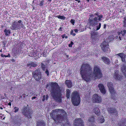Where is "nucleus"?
I'll list each match as a JSON object with an SVG mask.
<instances>
[{
    "label": "nucleus",
    "instance_id": "1",
    "mask_svg": "<svg viewBox=\"0 0 126 126\" xmlns=\"http://www.w3.org/2000/svg\"><path fill=\"white\" fill-rule=\"evenodd\" d=\"M80 74L82 78L88 81L92 79L93 77L95 79H99L102 77V74L100 68L97 66L94 68L93 73L92 68L87 63L84 64L82 66L80 69Z\"/></svg>",
    "mask_w": 126,
    "mask_h": 126
},
{
    "label": "nucleus",
    "instance_id": "2",
    "mask_svg": "<svg viewBox=\"0 0 126 126\" xmlns=\"http://www.w3.org/2000/svg\"><path fill=\"white\" fill-rule=\"evenodd\" d=\"M50 114L56 123H62V126H66L68 124L66 114L65 111H53Z\"/></svg>",
    "mask_w": 126,
    "mask_h": 126
},
{
    "label": "nucleus",
    "instance_id": "3",
    "mask_svg": "<svg viewBox=\"0 0 126 126\" xmlns=\"http://www.w3.org/2000/svg\"><path fill=\"white\" fill-rule=\"evenodd\" d=\"M51 95L53 99L58 103L62 102V94L60 88L57 83L52 82L51 83Z\"/></svg>",
    "mask_w": 126,
    "mask_h": 126
},
{
    "label": "nucleus",
    "instance_id": "4",
    "mask_svg": "<svg viewBox=\"0 0 126 126\" xmlns=\"http://www.w3.org/2000/svg\"><path fill=\"white\" fill-rule=\"evenodd\" d=\"M72 102L75 106H78L80 102V97L77 92H74L71 96Z\"/></svg>",
    "mask_w": 126,
    "mask_h": 126
},
{
    "label": "nucleus",
    "instance_id": "5",
    "mask_svg": "<svg viewBox=\"0 0 126 126\" xmlns=\"http://www.w3.org/2000/svg\"><path fill=\"white\" fill-rule=\"evenodd\" d=\"M107 86L111 94L112 98L114 99H116V98L115 97V96L116 94V92L114 90L112 83L110 82H108L107 84Z\"/></svg>",
    "mask_w": 126,
    "mask_h": 126
},
{
    "label": "nucleus",
    "instance_id": "6",
    "mask_svg": "<svg viewBox=\"0 0 126 126\" xmlns=\"http://www.w3.org/2000/svg\"><path fill=\"white\" fill-rule=\"evenodd\" d=\"M32 74L34 78L37 81H39L41 78V73L39 69L35 70L33 71Z\"/></svg>",
    "mask_w": 126,
    "mask_h": 126
},
{
    "label": "nucleus",
    "instance_id": "7",
    "mask_svg": "<svg viewBox=\"0 0 126 126\" xmlns=\"http://www.w3.org/2000/svg\"><path fill=\"white\" fill-rule=\"evenodd\" d=\"M74 126H84L83 121L80 118H77L74 121Z\"/></svg>",
    "mask_w": 126,
    "mask_h": 126
},
{
    "label": "nucleus",
    "instance_id": "8",
    "mask_svg": "<svg viewBox=\"0 0 126 126\" xmlns=\"http://www.w3.org/2000/svg\"><path fill=\"white\" fill-rule=\"evenodd\" d=\"M101 47L102 50L104 52H107L110 51L108 47V43L105 41L101 45Z\"/></svg>",
    "mask_w": 126,
    "mask_h": 126
},
{
    "label": "nucleus",
    "instance_id": "9",
    "mask_svg": "<svg viewBox=\"0 0 126 126\" xmlns=\"http://www.w3.org/2000/svg\"><path fill=\"white\" fill-rule=\"evenodd\" d=\"M92 99L93 102L99 103L101 102L102 100L101 97L96 94H94L93 95Z\"/></svg>",
    "mask_w": 126,
    "mask_h": 126
},
{
    "label": "nucleus",
    "instance_id": "10",
    "mask_svg": "<svg viewBox=\"0 0 126 126\" xmlns=\"http://www.w3.org/2000/svg\"><path fill=\"white\" fill-rule=\"evenodd\" d=\"M98 18L96 17H95L93 19L89 18L88 19V23L92 26H95L97 24Z\"/></svg>",
    "mask_w": 126,
    "mask_h": 126
},
{
    "label": "nucleus",
    "instance_id": "11",
    "mask_svg": "<svg viewBox=\"0 0 126 126\" xmlns=\"http://www.w3.org/2000/svg\"><path fill=\"white\" fill-rule=\"evenodd\" d=\"M23 25L22 23H19L16 22L15 21L13 23L12 26V30H16L17 29H20V27H22Z\"/></svg>",
    "mask_w": 126,
    "mask_h": 126
},
{
    "label": "nucleus",
    "instance_id": "12",
    "mask_svg": "<svg viewBox=\"0 0 126 126\" xmlns=\"http://www.w3.org/2000/svg\"><path fill=\"white\" fill-rule=\"evenodd\" d=\"M90 33L91 35V36L93 39H95V38H98V33L97 32L95 31H91L90 32Z\"/></svg>",
    "mask_w": 126,
    "mask_h": 126
},
{
    "label": "nucleus",
    "instance_id": "13",
    "mask_svg": "<svg viewBox=\"0 0 126 126\" xmlns=\"http://www.w3.org/2000/svg\"><path fill=\"white\" fill-rule=\"evenodd\" d=\"M99 89L101 93L105 94L106 93V90L103 85L101 83L99 84L98 86Z\"/></svg>",
    "mask_w": 126,
    "mask_h": 126
},
{
    "label": "nucleus",
    "instance_id": "14",
    "mask_svg": "<svg viewBox=\"0 0 126 126\" xmlns=\"http://www.w3.org/2000/svg\"><path fill=\"white\" fill-rule=\"evenodd\" d=\"M118 72L117 71L115 70L114 71V73L113 77L116 80H120L121 77L118 74Z\"/></svg>",
    "mask_w": 126,
    "mask_h": 126
},
{
    "label": "nucleus",
    "instance_id": "15",
    "mask_svg": "<svg viewBox=\"0 0 126 126\" xmlns=\"http://www.w3.org/2000/svg\"><path fill=\"white\" fill-rule=\"evenodd\" d=\"M121 70L123 74L126 77V65L123 64L121 66Z\"/></svg>",
    "mask_w": 126,
    "mask_h": 126
},
{
    "label": "nucleus",
    "instance_id": "16",
    "mask_svg": "<svg viewBox=\"0 0 126 126\" xmlns=\"http://www.w3.org/2000/svg\"><path fill=\"white\" fill-rule=\"evenodd\" d=\"M117 55L120 57L122 62H125L126 58V55L125 54L123 53H120L117 54Z\"/></svg>",
    "mask_w": 126,
    "mask_h": 126
},
{
    "label": "nucleus",
    "instance_id": "17",
    "mask_svg": "<svg viewBox=\"0 0 126 126\" xmlns=\"http://www.w3.org/2000/svg\"><path fill=\"white\" fill-rule=\"evenodd\" d=\"M23 113L28 118H31L32 113L31 111H24Z\"/></svg>",
    "mask_w": 126,
    "mask_h": 126
},
{
    "label": "nucleus",
    "instance_id": "18",
    "mask_svg": "<svg viewBox=\"0 0 126 126\" xmlns=\"http://www.w3.org/2000/svg\"><path fill=\"white\" fill-rule=\"evenodd\" d=\"M101 60L105 63L107 64H109L110 63L109 59L106 57H102L101 58Z\"/></svg>",
    "mask_w": 126,
    "mask_h": 126
},
{
    "label": "nucleus",
    "instance_id": "19",
    "mask_svg": "<svg viewBox=\"0 0 126 126\" xmlns=\"http://www.w3.org/2000/svg\"><path fill=\"white\" fill-rule=\"evenodd\" d=\"M94 16H97L98 20L100 21L102 20V18H103V16L101 14L99 15L98 13H95L94 14Z\"/></svg>",
    "mask_w": 126,
    "mask_h": 126
},
{
    "label": "nucleus",
    "instance_id": "20",
    "mask_svg": "<svg viewBox=\"0 0 126 126\" xmlns=\"http://www.w3.org/2000/svg\"><path fill=\"white\" fill-rule=\"evenodd\" d=\"M45 126V124L44 121H39L37 122L36 126Z\"/></svg>",
    "mask_w": 126,
    "mask_h": 126
},
{
    "label": "nucleus",
    "instance_id": "21",
    "mask_svg": "<svg viewBox=\"0 0 126 126\" xmlns=\"http://www.w3.org/2000/svg\"><path fill=\"white\" fill-rule=\"evenodd\" d=\"M37 51H36L32 50L29 56L31 57H35L36 56Z\"/></svg>",
    "mask_w": 126,
    "mask_h": 126
},
{
    "label": "nucleus",
    "instance_id": "22",
    "mask_svg": "<svg viewBox=\"0 0 126 126\" xmlns=\"http://www.w3.org/2000/svg\"><path fill=\"white\" fill-rule=\"evenodd\" d=\"M98 122L100 123H103L105 121L104 117L102 116L99 117L98 119Z\"/></svg>",
    "mask_w": 126,
    "mask_h": 126
},
{
    "label": "nucleus",
    "instance_id": "23",
    "mask_svg": "<svg viewBox=\"0 0 126 126\" xmlns=\"http://www.w3.org/2000/svg\"><path fill=\"white\" fill-rule=\"evenodd\" d=\"M66 84L69 88H70L72 86V83L70 80H66L65 81Z\"/></svg>",
    "mask_w": 126,
    "mask_h": 126
},
{
    "label": "nucleus",
    "instance_id": "24",
    "mask_svg": "<svg viewBox=\"0 0 126 126\" xmlns=\"http://www.w3.org/2000/svg\"><path fill=\"white\" fill-rule=\"evenodd\" d=\"M5 35L6 36H9L11 33V31L9 29H5L4 31Z\"/></svg>",
    "mask_w": 126,
    "mask_h": 126
},
{
    "label": "nucleus",
    "instance_id": "25",
    "mask_svg": "<svg viewBox=\"0 0 126 126\" xmlns=\"http://www.w3.org/2000/svg\"><path fill=\"white\" fill-rule=\"evenodd\" d=\"M27 66L28 67L30 66H31L33 67H35L38 65L37 64L35 63L32 62L27 64Z\"/></svg>",
    "mask_w": 126,
    "mask_h": 126
},
{
    "label": "nucleus",
    "instance_id": "26",
    "mask_svg": "<svg viewBox=\"0 0 126 126\" xmlns=\"http://www.w3.org/2000/svg\"><path fill=\"white\" fill-rule=\"evenodd\" d=\"M108 111L111 115H113L116 114H117V113L116 111Z\"/></svg>",
    "mask_w": 126,
    "mask_h": 126
},
{
    "label": "nucleus",
    "instance_id": "27",
    "mask_svg": "<svg viewBox=\"0 0 126 126\" xmlns=\"http://www.w3.org/2000/svg\"><path fill=\"white\" fill-rule=\"evenodd\" d=\"M100 108L99 106H95L94 107H93L92 108L93 110H100Z\"/></svg>",
    "mask_w": 126,
    "mask_h": 126
},
{
    "label": "nucleus",
    "instance_id": "28",
    "mask_svg": "<svg viewBox=\"0 0 126 126\" xmlns=\"http://www.w3.org/2000/svg\"><path fill=\"white\" fill-rule=\"evenodd\" d=\"M88 121L91 123L94 122L95 121V118L94 117H91L89 118Z\"/></svg>",
    "mask_w": 126,
    "mask_h": 126
},
{
    "label": "nucleus",
    "instance_id": "29",
    "mask_svg": "<svg viewBox=\"0 0 126 126\" xmlns=\"http://www.w3.org/2000/svg\"><path fill=\"white\" fill-rule=\"evenodd\" d=\"M124 20L123 21V26L126 27V17L125 16L124 18Z\"/></svg>",
    "mask_w": 126,
    "mask_h": 126
},
{
    "label": "nucleus",
    "instance_id": "30",
    "mask_svg": "<svg viewBox=\"0 0 126 126\" xmlns=\"http://www.w3.org/2000/svg\"><path fill=\"white\" fill-rule=\"evenodd\" d=\"M70 91L68 90H66V96L68 98H69L70 97Z\"/></svg>",
    "mask_w": 126,
    "mask_h": 126
},
{
    "label": "nucleus",
    "instance_id": "31",
    "mask_svg": "<svg viewBox=\"0 0 126 126\" xmlns=\"http://www.w3.org/2000/svg\"><path fill=\"white\" fill-rule=\"evenodd\" d=\"M57 17L63 20H64L66 18L65 16L61 15H58L57 16Z\"/></svg>",
    "mask_w": 126,
    "mask_h": 126
},
{
    "label": "nucleus",
    "instance_id": "32",
    "mask_svg": "<svg viewBox=\"0 0 126 126\" xmlns=\"http://www.w3.org/2000/svg\"><path fill=\"white\" fill-rule=\"evenodd\" d=\"M41 67L42 68V69L43 71H45L46 68V65L42 63L41 64Z\"/></svg>",
    "mask_w": 126,
    "mask_h": 126
},
{
    "label": "nucleus",
    "instance_id": "33",
    "mask_svg": "<svg viewBox=\"0 0 126 126\" xmlns=\"http://www.w3.org/2000/svg\"><path fill=\"white\" fill-rule=\"evenodd\" d=\"M94 113L97 115H100L101 114L100 111H94Z\"/></svg>",
    "mask_w": 126,
    "mask_h": 126
},
{
    "label": "nucleus",
    "instance_id": "34",
    "mask_svg": "<svg viewBox=\"0 0 126 126\" xmlns=\"http://www.w3.org/2000/svg\"><path fill=\"white\" fill-rule=\"evenodd\" d=\"M101 26V24L100 23H99V25L96 26V31L100 29Z\"/></svg>",
    "mask_w": 126,
    "mask_h": 126
},
{
    "label": "nucleus",
    "instance_id": "35",
    "mask_svg": "<svg viewBox=\"0 0 126 126\" xmlns=\"http://www.w3.org/2000/svg\"><path fill=\"white\" fill-rule=\"evenodd\" d=\"M1 56L2 57H10V55L9 54H8V55H4L3 54H1Z\"/></svg>",
    "mask_w": 126,
    "mask_h": 126
},
{
    "label": "nucleus",
    "instance_id": "36",
    "mask_svg": "<svg viewBox=\"0 0 126 126\" xmlns=\"http://www.w3.org/2000/svg\"><path fill=\"white\" fill-rule=\"evenodd\" d=\"M23 109V110H29V107L28 106V105H27V107H24Z\"/></svg>",
    "mask_w": 126,
    "mask_h": 126
},
{
    "label": "nucleus",
    "instance_id": "37",
    "mask_svg": "<svg viewBox=\"0 0 126 126\" xmlns=\"http://www.w3.org/2000/svg\"><path fill=\"white\" fill-rule=\"evenodd\" d=\"M20 117H17L16 118V121L17 122V123H19L20 121Z\"/></svg>",
    "mask_w": 126,
    "mask_h": 126
},
{
    "label": "nucleus",
    "instance_id": "38",
    "mask_svg": "<svg viewBox=\"0 0 126 126\" xmlns=\"http://www.w3.org/2000/svg\"><path fill=\"white\" fill-rule=\"evenodd\" d=\"M45 73L46 74L47 76L49 75V72L47 69H46V70L45 71Z\"/></svg>",
    "mask_w": 126,
    "mask_h": 126
},
{
    "label": "nucleus",
    "instance_id": "39",
    "mask_svg": "<svg viewBox=\"0 0 126 126\" xmlns=\"http://www.w3.org/2000/svg\"><path fill=\"white\" fill-rule=\"evenodd\" d=\"M74 31L73 30H72L70 32V34H72L74 36L76 34L75 33H73Z\"/></svg>",
    "mask_w": 126,
    "mask_h": 126
},
{
    "label": "nucleus",
    "instance_id": "40",
    "mask_svg": "<svg viewBox=\"0 0 126 126\" xmlns=\"http://www.w3.org/2000/svg\"><path fill=\"white\" fill-rule=\"evenodd\" d=\"M26 97V95L25 94H23L21 96H20V97H23V98H24Z\"/></svg>",
    "mask_w": 126,
    "mask_h": 126
},
{
    "label": "nucleus",
    "instance_id": "41",
    "mask_svg": "<svg viewBox=\"0 0 126 126\" xmlns=\"http://www.w3.org/2000/svg\"><path fill=\"white\" fill-rule=\"evenodd\" d=\"M75 20L73 19H71L70 20L71 23L73 25H74V24L75 23Z\"/></svg>",
    "mask_w": 126,
    "mask_h": 126
},
{
    "label": "nucleus",
    "instance_id": "42",
    "mask_svg": "<svg viewBox=\"0 0 126 126\" xmlns=\"http://www.w3.org/2000/svg\"><path fill=\"white\" fill-rule=\"evenodd\" d=\"M62 37L63 38H68V36H65V35H62Z\"/></svg>",
    "mask_w": 126,
    "mask_h": 126
},
{
    "label": "nucleus",
    "instance_id": "43",
    "mask_svg": "<svg viewBox=\"0 0 126 126\" xmlns=\"http://www.w3.org/2000/svg\"><path fill=\"white\" fill-rule=\"evenodd\" d=\"M108 110H116L114 108H108Z\"/></svg>",
    "mask_w": 126,
    "mask_h": 126
},
{
    "label": "nucleus",
    "instance_id": "44",
    "mask_svg": "<svg viewBox=\"0 0 126 126\" xmlns=\"http://www.w3.org/2000/svg\"><path fill=\"white\" fill-rule=\"evenodd\" d=\"M123 32L124 33L123 34V36H124L125 35V34L126 33V30H123Z\"/></svg>",
    "mask_w": 126,
    "mask_h": 126
},
{
    "label": "nucleus",
    "instance_id": "45",
    "mask_svg": "<svg viewBox=\"0 0 126 126\" xmlns=\"http://www.w3.org/2000/svg\"><path fill=\"white\" fill-rule=\"evenodd\" d=\"M39 4L40 6H42L43 5V2L42 1H41Z\"/></svg>",
    "mask_w": 126,
    "mask_h": 126
},
{
    "label": "nucleus",
    "instance_id": "46",
    "mask_svg": "<svg viewBox=\"0 0 126 126\" xmlns=\"http://www.w3.org/2000/svg\"><path fill=\"white\" fill-rule=\"evenodd\" d=\"M45 95H44L43 96V99H42V100L43 101H44L45 100Z\"/></svg>",
    "mask_w": 126,
    "mask_h": 126
},
{
    "label": "nucleus",
    "instance_id": "47",
    "mask_svg": "<svg viewBox=\"0 0 126 126\" xmlns=\"http://www.w3.org/2000/svg\"><path fill=\"white\" fill-rule=\"evenodd\" d=\"M14 109L15 110H19L18 108L16 107L14 108Z\"/></svg>",
    "mask_w": 126,
    "mask_h": 126
},
{
    "label": "nucleus",
    "instance_id": "48",
    "mask_svg": "<svg viewBox=\"0 0 126 126\" xmlns=\"http://www.w3.org/2000/svg\"><path fill=\"white\" fill-rule=\"evenodd\" d=\"M63 29V28L62 27H60L59 29V31H62V29Z\"/></svg>",
    "mask_w": 126,
    "mask_h": 126
},
{
    "label": "nucleus",
    "instance_id": "49",
    "mask_svg": "<svg viewBox=\"0 0 126 126\" xmlns=\"http://www.w3.org/2000/svg\"><path fill=\"white\" fill-rule=\"evenodd\" d=\"M74 31L75 32H77L78 31V30L77 29H75Z\"/></svg>",
    "mask_w": 126,
    "mask_h": 126
},
{
    "label": "nucleus",
    "instance_id": "50",
    "mask_svg": "<svg viewBox=\"0 0 126 126\" xmlns=\"http://www.w3.org/2000/svg\"><path fill=\"white\" fill-rule=\"evenodd\" d=\"M106 27V24H104V27L103 28L104 29H105Z\"/></svg>",
    "mask_w": 126,
    "mask_h": 126
},
{
    "label": "nucleus",
    "instance_id": "51",
    "mask_svg": "<svg viewBox=\"0 0 126 126\" xmlns=\"http://www.w3.org/2000/svg\"><path fill=\"white\" fill-rule=\"evenodd\" d=\"M48 95H46V100H47L48 99Z\"/></svg>",
    "mask_w": 126,
    "mask_h": 126
},
{
    "label": "nucleus",
    "instance_id": "52",
    "mask_svg": "<svg viewBox=\"0 0 126 126\" xmlns=\"http://www.w3.org/2000/svg\"><path fill=\"white\" fill-rule=\"evenodd\" d=\"M21 20H19L17 22H18L19 23H21Z\"/></svg>",
    "mask_w": 126,
    "mask_h": 126
},
{
    "label": "nucleus",
    "instance_id": "53",
    "mask_svg": "<svg viewBox=\"0 0 126 126\" xmlns=\"http://www.w3.org/2000/svg\"><path fill=\"white\" fill-rule=\"evenodd\" d=\"M123 31H121L120 32V34H122L123 35Z\"/></svg>",
    "mask_w": 126,
    "mask_h": 126
},
{
    "label": "nucleus",
    "instance_id": "54",
    "mask_svg": "<svg viewBox=\"0 0 126 126\" xmlns=\"http://www.w3.org/2000/svg\"><path fill=\"white\" fill-rule=\"evenodd\" d=\"M69 47H72V45L71 44H70L69 45Z\"/></svg>",
    "mask_w": 126,
    "mask_h": 126
},
{
    "label": "nucleus",
    "instance_id": "55",
    "mask_svg": "<svg viewBox=\"0 0 126 126\" xmlns=\"http://www.w3.org/2000/svg\"><path fill=\"white\" fill-rule=\"evenodd\" d=\"M36 98V97L35 96L33 97H32V99L33 100V99H35Z\"/></svg>",
    "mask_w": 126,
    "mask_h": 126
},
{
    "label": "nucleus",
    "instance_id": "56",
    "mask_svg": "<svg viewBox=\"0 0 126 126\" xmlns=\"http://www.w3.org/2000/svg\"><path fill=\"white\" fill-rule=\"evenodd\" d=\"M61 110V109H57V110Z\"/></svg>",
    "mask_w": 126,
    "mask_h": 126
},
{
    "label": "nucleus",
    "instance_id": "57",
    "mask_svg": "<svg viewBox=\"0 0 126 126\" xmlns=\"http://www.w3.org/2000/svg\"><path fill=\"white\" fill-rule=\"evenodd\" d=\"M73 43L71 41V43L70 44H71L72 45L73 44Z\"/></svg>",
    "mask_w": 126,
    "mask_h": 126
},
{
    "label": "nucleus",
    "instance_id": "58",
    "mask_svg": "<svg viewBox=\"0 0 126 126\" xmlns=\"http://www.w3.org/2000/svg\"><path fill=\"white\" fill-rule=\"evenodd\" d=\"M8 104L10 106H11V102H9V104Z\"/></svg>",
    "mask_w": 126,
    "mask_h": 126
},
{
    "label": "nucleus",
    "instance_id": "59",
    "mask_svg": "<svg viewBox=\"0 0 126 126\" xmlns=\"http://www.w3.org/2000/svg\"><path fill=\"white\" fill-rule=\"evenodd\" d=\"M119 40H121V37H119Z\"/></svg>",
    "mask_w": 126,
    "mask_h": 126
},
{
    "label": "nucleus",
    "instance_id": "60",
    "mask_svg": "<svg viewBox=\"0 0 126 126\" xmlns=\"http://www.w3.org/2000/svg\"><path fill=\"white\" fill-rule=\"evenodd\" d=\"M66 56L67 58H68L69 57V55H66Z\"/></svg>",
    "mask_w": 126,
    "mask_h": 126
},
{
    "label": "nucleus",
    "instance_id": "61",
    "mask_svg": "<svg viewBox=\"0 0 126 126\" xmlns=\"http://www.w3.org/2000/svg\"><path fill=\"white\" fill-rule=\"evenodd\" d=\"M78 3H79L80 2V0H78Z\"/></svg>",
    "mask_w": 126,
    "mask_h": 126
},
{
    "label": "nucleus",
    "instance_id": "62",
    "mask_svg": "<svg viewBox=\"0 0 126 126\" xmlns=\"http://www.w3.org/2000/svg\"><path fill=\"white\" fill-rule=\"evenodd\" d=\"M89 28L90 29H91V27H90V26L89 27Z\"/></svg>",
    "mask_w": 126,
    "mask_h": 126
},
{
    "label": "nucleus",
    "instance_id": "63",
    "mask_svg": "<svg viewBox=\"0 0 126 126\" xmlns=\"http://www.w3.org/2000/svg\"><path fill=\"white\" fill-rule=\"evenodd\" d=\"M90 126H96L94 125H92Z\"/></svg>",
    "mask_w": 126,
    "mask_h": 126
},
{
    "label": "nucleus",
    "instance_id": "64",
    "mask_svg": "<svg viewBox=\"0 0 126 126\" xmlns=\"http://www.w3.org/2000/svg\"><path fill=\"white\" fill-rule=\"evenodd\" d=\"M88 2H89V0H86Z\"/></svg>",
    "mask_w": 126,
    "mask_h": 126
}]
</instances>
